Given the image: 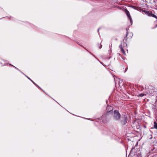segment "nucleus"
<instances>
[{"label":"nucleus","instance_id":"f8f14e48","mask_svg":"<svg viewBox=\"0 0 157 157\" xmlns=\"http://www.w3.org/2000/svg\"><path fill=\"white\" fill-rule=\"evenodd\" d=\"M111 112H112V111L111 110H110V111H107V113H106V114H109V113H110Z\"/></svg>","mask_w":157,"mask_h":157},{"label":"nucleus","instance_id":"423d86ee","mask_svg":"<svg viewBox=\"0 0 157 157\" xmlns=\"http://www.w3.org/2000/svg\"><path fill=\"white\" fill-rule=\"evenodd\" d=\"M28 78V79H29V80H31V81L35 85H36V86H37L39 88H40V87L39 86L36 84L32 80L29 78V77H28L26 75H25Z\"/></svg>","mask_w":157,"mask_h":157},{"label":"nucleus","instance_id":"f3484780","mask_svg":"<svg viewBox=\"0 0 157 157\" xmlns=\"http://www.w3.org/2000/svg\"><path fill=\"white\" fill-rule=\"evenodd\" d=\"M127 69H128L127 68L125 69V71H124V72H125L127 70Z\"/></svg>","mask_w":157,"mask_h":157},{"label":"nucleus","instance_id":"0eeeda50","mask_svg":"<svg viewBox=\"0 0 157 157\" xmlns=\"http://www.w3.org/2000/svg\"><path fill=\"white\" fill-rule=\"evenodd\" d=\"M126 30H127V33H126V36L124 37V38L123 40V41L124 40H125V41H127V39L128 38H127V35H128V31H127V29H126Z\"/></svg>","mask_w":157,"mask_h":157},{"label":"nucleus","instance_id":"dca6fc26","mask_svg":"<svg viewBox=\"0 0 157 157\" xmlns=\"http://www.w3.org/2000/svg\"><path fill=\"white\" fill-rule=\"evenodd\" d=\"M134 148H135V147H133L132 148V150H131V151H132L133 150V149H134Z\"/></svg>","mask_w":157,"mask_h":157},{"label":"nucleus","instance_id":"1a4fd4ad","mask_svg":"<svg viewBox=\"0 0 157 157\" xmlns=\"http://www.w3.org/2000/svg\"><path fill=\"white\" fill-rule=\"evenodd\" d=\"M154 127L155 128L157 129V123L155 122H154Z\"/></svg>","mask_w":157,"mask_h":157},{"label":"nucleus","instance_id":"7ed1b4c3","mask_svg":"<svg viewBox=\"0 0 157 157\" xmlns=\"http://www.w3.org/2000/svg\"><path fill=\"white\" fill-rule=\"evenodd\" d=\"M125 12L126 13L127 17H128V18L130 19V20L131 23V24H132V19L131 17L129 11L126 9H125Z\"/></svg>","mask_w":157,"mask_h":157},{"label":"nucleus","instance_id":"20e7f679","mask_svg":"<svg viewBox=\"0 0 157 157\" xmlns=\"http://www.w3.org/2000/svg\"><path fill=\"white\" fill-rule=\"evenodd\" d=\"M127 115H124L123 118V121H122L124 124H125L127 123Z\"/></svg>","mask_w":157,"mask_h":157},{"label":"nucleus","instance_id":"f03ea898","mask_svg":"<svg viewBox=\"0 0 157 157\" xmlns=\"http://www.w3.org/2000/svg\"><path fill=\"white\" fill-rule=\"evenodd\" d=\"M140 11L143 14H145L147 15L148 16L151 17V15H152V12L150 11H146L144 9H140Z\"/></svg>","mask_w":157,"mask_h":157},{"label":"nucleus","instance_id":"a211bd4d","mask_svg":"<svg viewBox=\"0 0 157 157\" xmlns=\"http://www.w3.org/2000/svg\"><path fill=\"white\" fill-rule=\"evenodd\" d=\"M110 58H111V57H108V59H109Z\"/></svg>","mask_w":157,"mask_h":157},{"label":"nucleus","instance_id":"ddd939ff","mask_svg":"<svg viewBox=\"0 0 157 157\" xmlns=\"http://www.w3.org/2000/svg\"><path fill=\"white\" fill-rule=\"evenodd\" d=\"M123 45L124 46H126L127 47V44L126 43V42H124L123 43Z\"/></svg>","mask_w":157,"mask_h":157},{"label":"nucleus","instance_id":"9b49d317","mask_svg":"<svg viewBox=\"0 0 157 157\" xmlns=\"http://www.w3.org/2000/svg\"><path fill=\"white\" fill-rule=\"evenodd\" d=\"M98 46L100 49L102 47V45L100 44H98Z\"/></svg>","mask_w":157,"mask_h":157},{"label":"nucleus","instance_id":"4468645a","mask_svg":"<svg viewBox=\"0 0 157 157\" xmlns=\"http://www.w3.org/2000/svg\"><path fill=\"white\" fill-rule=\"evenodd\" d=\"M144 94H140L139 95V96H140V97H143V96H144Z\"/></svg>","mask_w":157,"mask_h":157},{"label":"nucleus","instance_id":"4be33fe9","mask_svg":"<svg viewBox=\"0 0 157 157\" xmlns=\"http://www.w3.org/2000/svg\"><path fill=\"white\" fill-rule=\"evenodd\" d=\"M131 35H132V34H131Z\"/></svg>","mask_w":157,"mask_h":157},{"label":"nucleus","instance_id":"aec40b11","mask_svg":"<svg viewBox=\"0 0 157 157\" xmlns=\"http://www.w3.org/2000/svg\"><path fill=\"white\" fill-rule=\"evenodd\" d=\"M99 29H98V32L99 33Z\"/></svg>","mask_w":157,"mask_h":157},{"label":"nucleus","instance_id":"6e6552de","mask_svg":"<svg viewBox=\"0 0 157 157\" xmlns=\"http://www.w3.org/2000/svg\"><path fill=\"white\" fill-rule=\"evenodd\" d=\"M132 8L135 9H136L139 11H140V9H141V8H140L139 7H136V6H133L132 7Z\"/></svg>","mask_w":157,"mask_h":157},{"label":"nucleus","instance_id":"9d476101","mask_svg":"<svg viewBox=\"0 0 157 157\" xmlns=\"http://www.w3.org/2000/svg\"><path fill=\"white\" fill-rule=\"evenodd\" d=\"M151 17H154L156 18L157 20V17L154 14L152 13V15H151Z\"/></svg>","mask_w":157,"mask_h":157},{"label":"nucleus","instance_id":"39448f33","mask_svg":"<svg viewBox=\"0 0 157 157\" xmlns=\"http://www.w3.org/2000/svg\"><path fill=\"white\" fill-rule=\"evenodd\" d=\"M119 48L121 49V50L123 54L124 55H126V53L124 51V49L123 48L122 44H121L119 46Z\"/></svg>","mask_w":157,"mask_h":157},{"label":"nucleus","instance_id":"f257e3e1","mask_svg":"<svg viewBox=\"0 0 157 157\" xmlns=\"http://www.w3.org/2000/svg\"><path fill=\"white\" fill-rule=\"evenodd\" d=\"M113 117L116 121H118L120 119L121 115L118 110H115L114 111Z\"/></svg>","mask_w":157,"mask_h":157},{"label":"nucleus","instance_id":"2eb2a0df","mask_svg":"<svg viewBox=\"0 0 157 157\" xmlns=\"http://www.w3.org/2000/svg\"><path fill=\"white\" fill-rule=\"evenodd\" d=\"M13 67L16 69H17V70L21 71L17 68L16 67H15V66H13Z\"/></svg>","mask_w":157,"mask_h":157},{"label":"nucleus","instance_id":"6ab92c4d","mask_svg":"<svg viewBox=\"0 0 157 157\" xmlns=\"http://www.w3.org/2000/svg\"><path fill=\"white\" fill-rule=\"evenodd\" d=\"M9 65H10V66H13H13H14L13 65H11V64H9Z\"/></svg>","mask_w":157,"mask_h":157},{"label":"nucleus","instance_id":"412c9836","mask_svg":"<svg viewBox=\"0 0 157 157\" xmlns=\"http://www.w3.org/2000/svg\"><path fill=\"white\" fill-rule=\"evenodd\" d=\"M157 25L155 26L154 28H156L157 27Z\"/></svg>","mask_w":157,"mask_h":157}]
</instances>
